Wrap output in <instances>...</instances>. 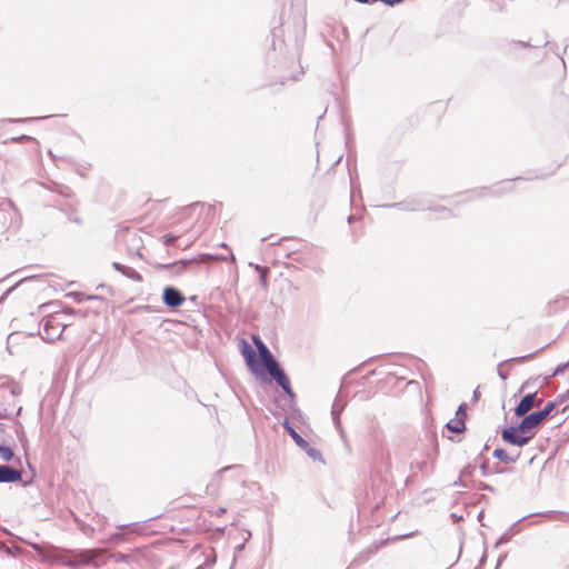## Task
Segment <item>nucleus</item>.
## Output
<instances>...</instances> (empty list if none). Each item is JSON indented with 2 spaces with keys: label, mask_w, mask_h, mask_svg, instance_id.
I'll return each instance as SVG.
<instances>
[{
  "label": "nucleus",
  "mask_w": 569,
  "mask_h": 569,
  "mask_svg": "<svg viewBox=\"0 0 569 569\" xmlns=\"http://www.w3.org/2000/svg\"><path fill=\"white\" fill-rule=\"evenodd\" d=\"M342 406H340V402L338 399H336V401L333 402V406H332V416H333V419H336V416L338 415L339 410H341Z\"/></svg>",
  "instance_id": "26"
},
{
  "label": "nucleus",
  "mask_w": 569,
  "mask_h": 569,
  "mask_svg": "<svg viewBox=\"0 0 569 569\" xmlns=\"http://www.w3.org/2000/svg\"><path fill=\"white\" fill-rule=\"evenodd\" d=\"M261 361L263 362V366L269 363V361L274 360L272 353L269 351L267 347H263L262 352L260 353Z\"/></svg>",
  "instance_id": "18"
},
{
  "label": "nucleus",
  "mask_w": 569,
  "mask_h": 569,
  "mask_svg": "<svg viewBox=\"0 0 569 569\" xmlns=\"http://www.w3.org/2000/svg\"><path fill=\"white\" fill-rule=\"evenodd\" d=\"M127 527H128V525H121V526H118V528H119V529H124V528H127Z\"/></svg>",
  "instance_id": "33"
},
{
  "label": "nucleus",
  "mask_w": 569,
  "mask_h": 569,
  "mask_svg": "<svg viewBox=\"0 0 569 569\" xmlns=\"http://www.w3.org/2000/svg\"><path fill=\"white\" fill-rule=\"evenodd\" d=\"M568 367H569V361L565 365L558 366L553 372V376H558V375L562 373L565 371V369Z\"/></svg>",
  "instance_id": "27"
},
{
  "label": "nucleus",
  "mask_w": 569,
  "mask_h": 569,
  "mask_svg": "<svg viewBox=\"0 0 569 569\" xmlns=\"http://www.w3.org/2000/svg\"><path fill=\"white\" fill-rule=\"evenodd\" d=\"M264 368L270 377L282 388L287 395L293 396L290 381L276 359L264 365Z\"/></svg>",
  "instance_id": "2"
},
{
  "label": "nucleus",
  "mask_w": 569,
  "mask_h": 569,
  "mask_svg": "<svg viewBox=\"0 0 569 569\" xmlns=\"http://www.w3.org/2000/svg\"><path fill=\"white\" fill-rule=\"evenodd\" d=\"M463 417V421L466 420V417H467V413H466V405L462 403L458 407V410L456 412V418H462Z\"/></svg>",
  "instance_id": "23"
},
{
  "label": "nucleus",
  "mask_w": 569,
  "mask_h": 569,
  "mask_svg": "<svg viewBox=\"0 0 569 569\" xmlns=\"http://www.w3.org/2000/svg\"><path fill=\"white\" fill-rule=\"evenodd\" d=\"M479 395H480V392H479V389L477 388V389L473 391V400H475V401H476V400H478Z\"/></svg>",
  "instance_id": "30"
},
{
  "label": "nucleus",
  "mask_w": 569,
  "mask_h": 569,
  "mask_svg": "<svg viewBox=\"0 0 569 569\" xmlns=\"http://www.w3.org/2000/svg\"><path fill=\"white\" fill-rule=\"evenodd\" d=\"M536 402V392L526 395L518 406L515 409V415L517 417H523L527 415L535 406Z\"/></svg>",
  "instance_id": "7"
},
{
  "label": "nucleus",
  "mask_w": 569,
  "mask_h": 569,
  "mask_svg": "<svg viewBox=\"0 0 569 569\" xmlns=\"http://www.w3.org/2000/svg\"><path fill=\"white\" fill-rule=\"evenodd\" d=\"M242 355L244 356L247 363L252 366L254 362L256 352L246 341H243Z\"/></svg>",
  "instance_id": "15"
},
{
  "label": "nucleus",
  "mask_w": 569,
  "mask_h": 569,
  "mask_svg": "<svg viewBox=\"0 0 569 569\" xmlns=\"http://www.w3.org/2000/svg\"><path fill=\"white\" fill-rule=\"evenodd\" d=\"M13 457V451L8 446H0V458L4 461L11 460Z\"/></svg>",
  "instance_id": "16"
},
{
  "label": "nucleus",
  "mask_w": 569,
  "mask_h": 569,
  "mask_svg": "<svg viewBox=\"0 0 569 569\" xmlns=\"http://www.w3.org/2000/svg\"><path fill=\"white\" fill-rule=\"evenodd\" d=\"M493 457L506 462V463H513L517 460V457L509 456L506 450L503 449H495Z\"/></svg>",
  "instance_id": "14"
},
{
  "label": "nucleus",
  "mask_w": 569,
  "mask_h": 569,
  "mask_svg": "<svg viewBox=\"0 0 569 569\" xmlns=\"http://www.w3.org/2000/svg\"><path fill=\"white\" fill-rule=\"evenodd\" d=\"M210 258L214 259V260H221V261H228V260L234 261V256L233 254H230L229 257H227L224 254H221V256H210Z\"/></svg>",
  "instance_id": "25"
},
{
  "label": "nucleus",
  "mask_w": 569,
  "mask_h": 569,
  "mask_svg": "<svg viewBox=\"0 0 569 569\" xmlns=\"http://www.w3.org/2000/svg\"><path fill=\"white\" fill-rule=\"evenodd\" d=\"M66 325L56 317H47L43 320V335L42 338L48 342H54L60 339Z\"/></svg>",
  "instance_id": "1"
},
{
  "label": "nucleus",
  "mask_w": 569,
  "mask_h": 569,
  "mask_svg": "<svg viewBox=\"0 0 569 569\" xmlns=\"http://www.w3.org/2000/svg\"><path fill=\"white\" fill-rule=\"evenodd\" d=\"M87 553H90V556L87 557V559L90 561L88 566L99 568L107 561V558L103 556V549H87Z\"/></svg>",
  "instance_id": "9"
},
{
  "label": "nucleus",
  "mask_w": 569,
  "mask_h": 569,
  "mask_svg": "<svg viewBox=\"0 0 569 569\" xmlns=\"http://www.w3.org/2000/svg\"><path fill=\"white\" fill-rule=\"evenodd\" d=\"M162 299L164 305L170 308L180 307L186 300L183 295L174 287L164 288Z\"/></svg>",
  "instance_id": "6"
},
{
  "label": "nucleus",
  "mask_w": 569,
  "mask_h": 569,
  "mask_svg": "<svg viewBox=\"0 0 569 569\" xmlns=\"http://www.w3.org/2000/svg\"><path fill=\"white\" fill-rule=\"evenodd\" d=\"M446 427L448 430L455 433H461L466 429V423L462 418H455L447 422Z\"/></svg>",
  "instance_id": "13"
},
{
  "label": "nucleus",
  "mask_w": 569,
  "mask_h": 569,
  "mask_svg": "<svg viewBox=\"0 0 569 569\" xmlns=\"http://www.w3.org/2000/svg\"><path fill=\"white\" fill-rule=\"evenodd\" d=\"M303 450H305V451L308 453V456H309L310 458H312L313 460L321 459V452H320L318 449L312 448V447H310V446L308 445L307 449H303Z\"/></svg>",
  "instance_id": "20"
},
{
  "label": "nucleus",
  "mask_w": 569,
  "mask_h": 569,
  "mask_svg": "<svg viewBox=\"0 0 569 569\" xmlns=\"http://www.w3.org/2000/svg\"><path fill=\"white\" fill-rule=\"evenodd\" d=\"M254 269L259 272L260 274V283L263 288H267L268 286V282H267V273H268V269L267 268H262L260 266H254Z\"/></svg>",
  "instance_id": "17"
},
{
  "label": "nucleus",
  "mask_w": 569,
  "mask_h": 569,
  "mask_svg": "<svg viewBox=\"0 0 569 569\" xmlns=\"http://www.w3.org/2000/svg\"><path fill=\"white\" fill-rule=\"evenodd\" d=\"M284 428L288 430L289 435L292 437L295 442L301 448L307 449L308 441L305 440L290 425L288 421H284Z\"/></svg>",
  "instance_id": "12"
},
{
  "label": "nucleus",
  "mask_w": 569,
  "mask_h": 569,
  "mask_svg": "<svg viewBox=\"0 0 569 569\" xmlns=\"http://www.w3.org/2000/svg\"><path fill=\"white\" fill-rule=\"evenodd\" d=\"M438 449L437 446H433L430 450H428L425 455V459L420 461H412L411 469L417 470L423 475H429L433 471L435 459L437 456Z\"/></svg>",
  "instance_id": "4"
},
{
  "label": "nucleus",
  "mask_w": 569,
  "mask_h": 569,
  "mask_svg": "<svg viewBox=\"0 0 569 569\" xmlns=\"http://www.w3.org/2000/svg\"><path fill=\"white\" fill-rule=\"evenodd\" d=\"M22 472L8 465H0V483L16 482L21 479Z\"/></svg>",
  "instance_id": "8"
},
{
  "label": "nucleus",
  "mask_w": 569,
  "mask_h": 569,
  "mask_svg": "<svg viewBox=\"0 0 569 569\" xmlns=\"http://www.w3.org/2000/svg\"><path fill=\"white\" fill-rule=\"evenodd\" d=\"M110 558H112L116 562H122V561H127L128 558H129V555H124V553H112L110 556Z\"/></svg>",
  "instance_id": "22"
},
{
  "label": "nucleus",
  "mask_w": 569,
  "mask_h": 569,
  "mask_svg": "<svg viewBox=\"0 0 569 569\" xmlns=\"http://www.w3.org/2000/svg\"><path fill=\"white\" fill-rule=\"evenodd\" d=\"M112 266H113V268L116 270L120 271L126 277H128V278H130L132 280H136V281H140L141 280L140 273L137 270H134L133 268L123 266V264H121L119 262H113Z\"/></svg>",
  "instance_id": "10"
},
{
  "label": "nucleus",
  "mask_w": 569,
  "mask_h": 569,
  "mask_svg": "<svg viewBox=\"0 0 569 569\" xmlns=\"http://www.w3.org/2000/svg\"><path fill=\"white\" fill-rule=\"evenodd\" d=\"M558 399L560 403L567 401L569 399V389L565 393L560 395Z\"/></svg>",
  "instance_id": "29"
},
{
  "label": "nucleus",
  "mask_w": 569,
  "mask_h": 569,
  "mask_svg": "<svg viewBox=\"0 0 569 569\" xmlns=\"http://www.w3.org/2000/svg\"><path fill=\"white\" fill-rule=\"evenodd\" d=\"M177 237L172 236V234H164L162 237V240H163V243L166 246H171L173 244V242L176 241Z\"/></svg>",
  "instance_id": "24"
},
{
  "label": "nucleus",
  "mask_w": 569,
  "mask_h": 569,
  "mask_svg": "<svg viewBox=\"0 0 569 569\" xmlns=\"http://www.w3.org/2000/svg\"><path fill=\"white\" fill-rule=\"evenodd\" d=\"M72 221L77 222V223H80L81 220L79 218H70Z\"/></svg>",
  "instance_id": "31"
},
{
  "label": "nucleus",
  "mask_w": 569,
  "mask_h": 569,
  "mask_svg": "<svg viewBox=\"0 0 569 569\" xmlns=\"http://www.w3.org/2000/svg\"><path fill=\"white\" fill-rule=\"evenodd\" d=\"M481 469H482V472L485 473L486 472V466L482 465Z\"/></svg>",
  "instance_id": "34"
},
{
  "label": "nucleus",
  "mask_w": 569,
  "mask_h": 569,
  "mask_svg": "<svg viewBox=\"0 0 569 569\" xmlns=\"http://www.w3.org/2000/svg\"><path fill=\"white\" fill-rule=\"evenodd\" d=\"M253 340L259 350V353H261L263 350V347H267V346L259 338H254Z\"/></svg>",
  "instance_id": "28"
},
{
  "label": "nucleus",
  "mask_w": 569,
  "mask_h": 569,
  "mask_svg": "<svg viewBox=\"0 0 569 569\" xmlns=\"http://www.w3.org/2000/svg\"><path fill=\"white\" fill-rule=\"evenodd\" d=\"M508 539H509V538H508L506 535H503V536L501 537V539H500V540H501V541H507Z\"/></svg>",
  "instance_id": "32"
},
{
  "label": "nucleus",
  "mask_w": 569,
  "mask_h": 569,
  "mask_svg": "<svg viewBox=\"0 0 569 569\" xmlns=\"http://www.w3.org/2000/svg\"><path fill=\"white\" fill-rule=\"evenodd\" d=\"M88 556H90V553H87V549L81 550V551L74 553V556L67 562V566H69V567L88 566L90 562L87 559Z\"/></svg>",
  "instance_id": "11"
},
{
  "label": "nucleus",
  "mask_w": 569,
  "mask_h": 569,
  "mask_svg": "<svg viewBox=\"0 0 569 569\" xmlns=\"http://www.w3.org/2000/svg\"><path fill=\"white\" fill-rule=\"evenodd\" d=\"M553 409H555V402H548L547 406L542 410L536 411V412L542 415L541 420L543 421Z\"/></svg>",
  "instance_id": "19"
},
{
  "label": "nucleus",
  "mask_w": 569,
  "mask_h": 569,
  "mask_svg": "<svg viewBox=\"0 0 569 569\" xmlns=\"http://www.w3.org/2000/svg\"><path fill=\"white\" fill-rule=\"evenodd\" d=\"M541 417L542 415L537 412H532L526 416L518 425L520 433H523L525 436H530L531 440L542 422Z\"/></svg>",
  "instance_id": "3"
},
{
  "label": "nucleus",
  "mask_w": 569,
  "mask_h": 569,
  "mask_svg": "<svg viewBox=\"0 0 569 569\" xmlns=\"http://www.w3.org/2000/svg\"><path fill=\"white\" fill-rule=\"evenodd\" d=\"M501 438L503 441L518 447H522L530 441V436L520 433L519 426L503 429L501 432Z\"/></svg>",
  "instance_id": "5"
},
{
  "label": "nucleus",
  "mask_w": 569,
  "mask_h": 569,
  "mask_svg": "<svg viewBox=\"0 0 569 569\" xmlns=\"http://www.w3.org/2000/svg\"><path fill=\"white\" fill-rule=\"evenodd\" d=\"M123 539V535L121 532H117L111 535L104 542L106 543H119Z\"/></svg>",
  "instance_id": "21"
}]
</instances>
